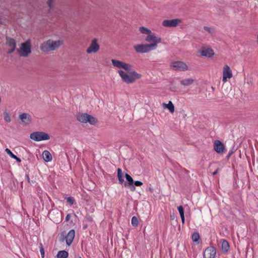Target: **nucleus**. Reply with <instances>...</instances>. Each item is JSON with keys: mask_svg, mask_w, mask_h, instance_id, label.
<instances>
[{"mask_svg": "<svg viewBox=\"0 0 258 258\" xmlns=\"http://www.w3.org/2000/svg\"><path fill=\"white\" fill-rule=\"evenodd\" d=\"M80 258H81V257Z\"/></svg>", "mask_w": 258, "mask_h": 258, "instance_id": "40", "label": "nucleus"}, {"mask_svg": "<svg viewBox=\"0 0 258 258\" xmlns=\"http://www.w3.org/2000/svg\"><path fill=\"white\" fill-rule=\"evenodd\" d=\"M194 82V80L192 78H188L181 80L180 84L184 86H188L191 85Z\"/></svg>", "mask_w": 258, "mask_h": 258, "instance_id": "21", "label": "nucleus"}, {"mask_svg": "<svg viewBox=\"0 0 258 258\" xmlns=\"http://www.w3.org/2000/svg\"><path fill=\"white\" fill-rule=\"evenodd\" d=\"M13 158L16 159L18 163H20L21 162V159L17 157L16 155L14 157H13Z\"/></svg>", "mask_w": 258, "mask_h": 258, "instance_id": "35", "label": "nucleus"}, {"mask_svg": "<svg viewBox=\"0 0 258 258\" xmlns=\"http://www.w3.org/2000/svg\"><path fill=\"white\" fill-rule=\"evenodd\" d=\"M222 74V82L223 83L227 82L228 79H231L233 76L232 71L228 65H225L224 66Z\"/></svg>", "mask_w": 258, "mask_h": 258, "instance_id": "10", "label": "nucleus"}, {"mask_svg": "<svg viewBox=\"0 0 258 258\" xmlns=\"http://www.w3.org/2000/svg\"><path fill=\"white\" fill-rule=\"evenodd\" d=\"M42 157L45 162H49L52 160V156L50 152L47 150H45L42 153Z\"/></svg>", "mask_w": 258, "mask_h": 258, "instance_id": "18", "label": "nucleus"}, {"mask_svg": "<svg viewBox=\"0 0 258 258\" xmlns=\"http://www.w3.org/2000/svg\"><path fill=\"white\" fill-rule=\"evenodd\" d=\"M257 43H258V35H257Z\"/></svg>", "mask_w": 258, "mask_h": 258, "instance_id": "39", "label": "nucleus"}, {"mask_svg": "<svg viewBox=\"0 0 258 258\" xmlns=\"http://www.w3.org/2000/svg\"><path fill=\"white\" fill-rule=\"evenodd\" d=\"M20 56L27 57L31 52V45L29 40L21 44L20 48L17 50Z\"/></svg>", "mask_w": 258, "mask_h": 258, "instance_id": "4", "label": "nucleus"}, {"mask_svg": "<svg viewBox=\"0 0 258 258\" xmlns=\"http://www.w3.org/2000/svg\"><path fill=\"white\" fill-rule=\"evenodd\" d=\"M5 151L6 152V153L9 154L10 155V156L11 157V158H13V157H14L15 156V155H14L12 152L11 151L8 149V148H6L5 149Z\"/></svg>", "mask_w": 258, "mask_h": 258, "instance_id": "30", "label": "nucleus"}, {"mask_svg": "<svg viewBox=\"0 0 258 258\" xmlns=\"http://www.w3.org/2000/svg\"><path fill=\"white\" fill-rule=\"evenodd\" d=\"M125 176L126 182L124 183V186L129 188L132 191H134L136 190V187L134 185V180L133 178L127 173H125Z\"/></svg>", "mask_w": 258, "mask_h": 258, "instance_id": "13", "label": "nucleus"}, {"mask_svg": "<svg viewBox=\"0 0 258 258\" xmlns=\"http://www.w3.org/2000/svg\"><path fill=\"white\" fill-rule=\"evenodd\" d=\"M55 1V0H48L47 4L50 9L54 7Z\"/></svg>", "mask_w": 258, "mask_h": 258, "instance_id": "29", "label": "nucleus"}, {"mask_svg": "<svg viewBox=\"0 0 258 258\" xmlns=\"http://www.w3.org/2000/svg\"><path fill=\"white\" fill-rule=\"evenodd\" d=\"M181 23V20L179 19L172 20H165L162 22V25L167 27H174L177 26Z\"/></svg>", "mask_w": 258, "mask_h": 258, "instance_id": "11", "label": "nucleus"}, {"mask_svg": "<svg viewBox=\"0 0 258 258\" xmlns=\"http://www.w3.org/2000/svg\"><path fill=\"white\" fill-rule=\"evenodd\" d=\"M70 215L69 214H68L66 217V221H68L70 220Z\"/></svg>", "mask_w": 258, "mask_h": 258, "instance_id": "37", "label": "nucleus"}, {"mask_svg": "<svg viewBox=\"0 0 258 258\" xmlns=\"http://www.w3.org/2000/svg\"><path fill=\"white\" fill-rule=\"evenodd\" d=\"M222 250L223 252H227L229 248V245L227 240H223L222 242Z\"/></svg>", "mask_w": 258, "mask_h": 258, "instance_id": "22", "label": "nucleus"}, {"mask_svg": "<svg viewBox=\"0 0 258 258\" xmlns=\"http://www.w3.org/2000/svg\"><path fill=\"white\" fill-rule=\"evenodd\" d=\"M69 253L67 251L60 250L59 251L57 254V258H67Z\"/></svg>", "mask_w": 258, "mask_h": 258, "instance_id": "24", "label": "nucleus"}, {"mask_svg": "<svg viewBox=\"0 0 258 258\" xmlns=\"http://www.w3.org/2000/svg\"><path fill=\"white\" fill-rule=\"evenodd\" d=\"M100 49V45L98 43V40L94 38L92 40L89 46L86 49V52L88 54L92 53H96Z\"/></svg>", "mask_w": 258, "mask_h": 258, "instance_id": "9", "label": "nucleus"}, {"mask_svg": "<svg viewBox=\"0 0 258 258\" xmlns=\"http://www.w3.org/2000/svg\"><path fill=\"white\" fill-rule=\"evenodd\" d=\"M178 210L179 211L180 216H182L184 215V210L183 207L181 206H180L178 207Z\"/></svg>", "mask_w": 258, "mask_h": 258, "instance_id": "32", "label": "nucleus"}, {"mask_svg": "<svg viewBox=\"0 0 258 258\" xmlns=\"http://www.w3.org/2000/svg\"><path fill=\"white\" fill-rule=\"evenodd\" d=\"M30 138L35 141L40 142L48 140L50 139V136L48 134L45 132H35L30 134Z\"/></svg>", "mask_w": 258, "mask_h": 258, "instance_id": "6", "label": "nucleus"}, {"mask_svg": "<svg viewBox=\"0 0 258 258\" xmlns=\"http://www.w3.org/2000/svg\"><path fill=\"white\" fill-rule=\"evenodd\" d=\"M170 67L176 71H185L188 70L186 64L180 61L172 62L170 64Z\"/></svg>", "mask_w": 258, "mask_h": 258, "instance_id": "8", "label": "nucleus"}, {"mask_svg": "<svg viewBox=\"0 0 258 258\" xmlns=\"http://www.w3.org/2000/svg\"><path fill=\"white\" fill-rule=\"evenodd\" d=\"M77 119L81 122H89L91 124H95L97 122L95 118L87 113L79 114L77 115Z\"/></svg>", "mask_w": 258, "mask_h": 258, "instance_id": "7", "label": "nucleus"}, {"mask_svg": "<svg viewBox=\"0 0 258 258\" xmlns=\"http://www.w3.org/2000/svg\"><path fill=\"white\" fill-rule=\"evenodd\" d=\"M75 236V231L74 229H72L66 234L64 232L61 233L59 237V241L63 242L66 241V244L68 246H70L72 243Z\"/></svg>", "mask_w": 258, "mask_h": 258, "instance_id": "5", "label": "nucleus"}, {"mask_svg": "<svg viewBox=\"0 0 258 258\" xmlns=\"http://www.w3.org/2000/svg\"><path fill=\"white\" fill-rule=\"evenodd\" d=\"M163 107L168 109L171 113L174 112V106L171 101H169L168 104L163 103Z\"/></svg>", "mask_w": 258, "mask_h": 258, "instance_id": "20", "label": "nucleus"}, {"mask_svg": "<svg viewBox=\"0 0 258 258\" xmlns=\"http://www.w3.org/2000/svg\"><path fill=\"white\" fill-rule=\"evenodd\" d=\"M143 182L140 181H135L134 182V186H141L143 185Z\"/></svg>", "mask_w": 258, "mask_h": 258, "instance_id": "33", "label": "nucleus"}, {"mask_svg": "<svg viewBox=\"0 0 258 258\" xmlns=\"http://www.w3.org/2000/svg\"><path fill=\"white\" fill-rule=\"evenodd\" d=\"M216 250L213 246L208 247L204 251V258H215Z\"/></svg>", "mask_w": 258, "mask_h": 258, "instance_id": "12", "label": "nucleus"}, {"mask_svg": "<svg viewBox=\"0 0 258 258\" xmlns=\"http://www.w3.org/2000/svg\"><path fill=\"white\" fill-rule=\"evenodd\" d=\"M201 54L205 57H211L214 55V52L212 48L204 47L201 50Z\"/></svg>", "mask_w": 258, "mask_h": 258, "instance_id": "16", "label": "nucleus"}, {"mask_svg": "<svg viewBox=\"0 0 258 258\" xmlns=\"http://www.w3.org/2000/svg\"><path fill=\"white\" fill-rule=\"evenodd\" d=\"M111 62L113 67L123 70H118V73L122 80L126 84H133L141 77V75L132 69L131 64L122 61L112 59Z\"/></svg>", "mask_w": 258, "mask_h": 258, "instance_id": "1", "label": "nucleus"}, {"mask_svg": "<svg viewBox=\"0 0 258 258\" xmlns=\"http://www.w3.org/2000/svg\"><path fill=\"white\" fill-rule=\"evenodd\" d=\"M117 178H118L119 182L120 184H122L124 181L123 174L122 172V170L120 168L117 169Z\"/></svg>", "mask_w": 258, "mask_h": 258, "instance_id": "23", "label": "nucleus"}, {"mask_svg": "<svg viewBox=\"0 0 258 258\" xmlns=\"http://www.w3.org/2000/svg\"><path fill=\"white\" fill-rule=\"evenodd\" d=\"M204 29L205 31L208 32L209 34L213 35L215 33V30L213 28L208 27V26H204Z\"/></svg>", "mask_w": 258, "mask_h": 258, "instance_id": "25", "label": "nucleus"}, {"mask_svg": "<svg viewBox=\"0 0 258 258\" xmlns=\"http://www.w3.org/2000/svg\"><path fill=\"white\" fill-rule=\"evenodd\" d=\"M67 202L71 205H73L74 203V200L72 197H68L66 198Z\"/></svg>", "mask_w": 258, "mask_h": 258, "instance_id": "31", "label": "nucleus"}, {"mask_svg": "<svg viewBox=\"0 0 258 258\" xmlns=\"http://www.w3.org/2000/svg\"><path fill=\"white\" fill-rule=\"evenodd\" d=\"M40 254H41L42 257L43 258L44 257L45 252H44V249L42 247H40Z\"/></svg>", "mask_w": 258, "mask_h": 258, "instance_id": "34", "label": "nucleus"}, {"mask_svg": "<svg viewBox=\"0 0 258 258\" xmlns=\"http://www.w3.org/2000/svg\"><path fill=\"white\" fill-rule=\"evenodd\" d=\"M218 169H217L215 172L213 173L214 175H216L218 173Z\"/></svg>", "mask_w": 258, "mask_h": 258, "instance_id": "38", "label": "nucleus"}, {"mask_svg": "<svg viewBox=\"0 0 258 258\" xmlns=\"http://www.w3.org/2000/svg\"><path fill=\"white\" fill-rule=\"evenodd\" d=\"M139 31L142 34H147V36H155L150 29L144 26H141L139 27Z\"/></svg>", "mask_w": 258, "mask_h": 258, "instance_id": "19", "label": "nucleus"}, {"mask_svg": "<svg viewBox=\"0 0 258 258\" xmlns=\"http://www.w3.org/2000/svg\"><path fill=\"white\" fill-rule=\"evenodd\" d=\"M192 239L195 242H197L200 239V235L198 233L195 232L192 235Z\"/></svg>", "mask_w": 258, "mask_h": 258, "instance_id": "27", "label": "nucleus"}, {"mask_svg": "<svg viewBox=\"0 0 258 258\" xmlns=\"http://www.w3.org/2000/svg\"><path fill=\"white\" fill-rule=\"evenodd\" d=\"M181 219L182 223V224H184L185 222V218H184V215L180 216Z\"/></svg>", "mask_w": 258, "mask_h": 258, "instance_id": "36", "label": "nucleus"}, {"mask_svg": "<svg viewBox=\"0 0 258 258\" xmlns=\"http://www.w3.org/2000/svg\"><path fill=\"white\" fill-rule=\"evenodd\" d=\"M6 44L9 47L8 53H11L14 52L16 49V42L15 40L11 38H7Z\"/></svg>", "mask_w": 258, "mask_h": 258, "instance_id": "14", "label": "nucleus"}, {"mask_svg": "<svg viewBox=\"0 0 258 258\" xmlns=\"http://www.w3.org/2000/svg\"><path fill=\"white\" fill-rule=\"evenodd\" d=\"M4 117L6 122H10L11 121V118L9 113L6 111L4 112Z\"/></svg>", "mask_w": 258, "mask_h": 258, "instance_id": "26", "label": "nucleus"}, {"mask_svg": "<svg viewBox=\"0 0 258 258\" xmlns=\"http://www.w3.org/2000/svg\"><path fill=\"white\" fill-rule=\"evenodd\" d=\"M145 40L149 44H141L134 46L136 52L138 53H148L155 50L158 47V44L161 42V38L156 36H147Z\"/></svg>", "mask_w": 258, "mask_h": 258, "instance_id": "2", "label": "nucleus"}, {"mask_svg": "<svg viewBox=\"0 0 258 258\" xmlns=\"http://www.w3.org/2000/svg\"><path fill=\"white\" fill-rule=\"evenodd\" d=\"M19 118L25 124H28L31 122L30 115L27 113H23L19 115Z\"/></svg>", "mask_w": 258, "mask_h": 258, "instance_id": "17", "label": "nucleus"}, {"mask_svg": "<svg viewBox=\"0 0 258 258\" xmlns=\"http://www.w3.org/2000/svg\"><path fill=\"white\" fill-rule=\"evenodd\" d=\"M63 44V41L62 40H53L49 39L40 45V49L44 52L48 53L57 50Z\"/></svg>", "mask_w": 258, "mask_h": 258, "instance_id": "3", "label": "nucleus"}, {"mask_svg": "<svg viewBox=\"0 0 258 258\" xmlns=\"http://www.w3.org/2000/svg\"><path fill=\"white\" fill-rule=\"evenodd\" d=\"M214 148L215 151L219 154L224 152L225 147L223 144L219 140H216L214 144Z\"/></svg>", "mask_w": 258, "mask_h": 258, "instance_id": "15", "label": "nucleus"}, {"mask_svg": "<svg viewBox=\"0 0 258 258\" xmlns=\"http://www.w3.org/2000/svg\"><path fill=\"white\" fill-rule=\"evenodd\" d=\"M132 224L133 225V226H137L138 224H139V221H138V218L135 217V216H134L132 218Z\"/></svg>", "mask_w": 258, "mask_h": 258, "instance_id": "28", "label": "nucleus"}]
</instances>
